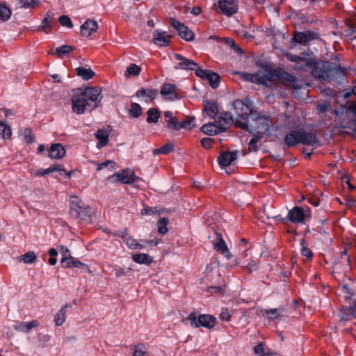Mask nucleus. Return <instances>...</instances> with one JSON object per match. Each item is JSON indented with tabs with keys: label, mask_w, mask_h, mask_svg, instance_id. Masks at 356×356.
I'll return each mask as SVG.
<instances>
[{
	"label": "nucleus",
	"mask_w": 356,
	"mask_h": 356,
	"mask_svg": "<svg viewBox=\"0 0 356 356\" xmlns=\"http://www.w3.org/2000/svg\"><path fill=\"white\" fill-rule=\"evenodd\" d=\"M169 23L172 27L177 30L179 35L186 41H192L194 39V34L184 23L175 18L170 17Z\"/></svg>",
	"instance_id": "obj_8"
},
{
	"label": "nucleus",
	"mask_w": 356,
	"mask_h": 356,
	"mask_svg": "<svg viewBox=\"0 0 356 356\" xmlns=\"http://www.w3.org/2000/svg\"><path fill=\"white\" fill-rule=\"evenodd\" d=\"M121 237L129 248L136 249L137 245L138 246V243L133 238L124 234L122 235Z\"/></svg>",
	"instance_id": "obj_54"
},
{
	"label": "nucleus",
	"mask_w": 356,
	"mask_h": 356,
	"mask_svg": "<svg viewBox=\"0 0 356 356\" xmlns=\"http://www.w3.org/2000/svg\"><path fill=\"white\" fill-rule=\"evenodd\" d=\"M91 208L81 199L73 195L70 198V214L76 219L88 220L90 218Z\"/></svg>",
	"instance_id": "obj_2"
},
{
	"label": "nucleus",
	"mask_w": 356,
	"mask_h": 356,
	"mask_svg": "<svg viewBox=\"0 0 356 356\" xmlns=\"http://www.w3.org/2000/svg\"><path fill=\"white\" fill-rule=\"evenodd\" d=\"M157 211H158L156 207H146L141 210V214L143 216H148L152 213H156Z\"/></svg>",
	"instance_id": "obj_64"
},
{
	"label": "nucleus",
	"mask_w": 356,
	"mask_h": 356,
	"mask_svg": "<svg viewBox=\"0 0 356 356\" xmlns=\"http://www.w3.org/2000/svg\"><path fill=\"white\" fill-rule=\"evenodd\" d=\"M173 149L174 144L172 143H168L159 148L154 149L152 152L154 155L168 154L170 153Z\"/></svg>",
	"instance_id": "obj_42"
},
{
	"label": "nucleus",
	"mask_w": 356,
	"mask_h": 356,
	"mask_svg": "<svg viewBox=\"0 0 356 356\" xmlns=\"http://www.w3.org/2000/svg\"><path fill=\"white\" fill-rule=\"evenodd\" d=\"M165 31H161L159 30L154 31L153 33V42L155 44L161 47H167L169 45L170 36L165 35Z\"/></svg>",
	"instance_id": "obj_26"
},
{
	"label": "nucleus",
	"mask_w": 356,
	"mask_h": 356,
	"mask_svg": "<svg viewBox=\"0 0 356 356\" xmlns=\"http://www.w3.org/2000/svg\"><path fill=\"white\" fill-rule=\"evenodd\" d=\"M167 127L172 130H179V122L177 121L176 118L168 119L165 120Z\"/></svg>",
	"instance_id": "obj_55"
},
{
	"label": "nucleus",
	"mask_w": 356,
	"mask_h": 356,
	"mask_svg": "<svg viewBox=\"0 0 356 356\" xmlns=\"http://www.w3.org/2000/svg\"><path fill=\"white\" fill-rule=\"evenodd\" d=\"M200 129L204 134L213 136L225 131L226 127L222 124L216 125L213 122H209L204 124Z\"/></svg>",
	"instance_id": "obj_20"
},
{
	"label": "nucleus",
	"mask_w": 356,
	"mask_h": 356,
	"mask_svg": "<svg viewBox=\"0 0 356 356\" xmlns=\"http://www.w3.org/2000/svg\"><path fill=\"white\" fill-rule=\"evenodd\" d=\"M74 49V48L72 46L64 44L56 49V54L60 58H63L67 54L72 51Z\"/></svg>",
	"instance_id": "obj_48"
},
{
	"label": "nucleus",
	"mask_w": 356,
	"mask_h": 356,
	"mask_svg": "<svg viewBox=\"0 0 356 356\" xmlns=\"http://www.w3.org/2000/svg\"><path fill=\"white\" fill-rule=\"evenodd\" d=\"M306 63H302L300 61H298L297 63H296L294 66V69L300 71H305L307 68H309L311 70L312 65L313 63V61L310 59L306 58Z\"/></svg>",
	"instance_id": "obj_53"
},
{
	"label": "nucleus",
	"mask_w": 356,
	"mask_h": 356,
	"mask_svg": "<svg viewBox=\"0 0 356 356\" xmlns=\"http://www.w3.org/2000/svg\"><path fill=\"white\" fill-rule=\"evenodd\" d=\"M147 115L146 120L148 123H156L160 118V111L158 108H150L147 111Z\"/></svg>",
	"instance_id": "obj_40"
},
{
	"label": "nucleus",
	"mask_w": 356,
	"mask_h": 356,
	"mask_svg": "<svg viewBox=\"0 0 356 356\" xmlns=\"http://www.w3.org/2000/svg\"><path fill=\"white\" fill-rule=\"evenodd\" d=\"M286 58H287V59L289 61L294 62L296 63H297L298 61L307 63H306V58L300 57L299 56H296V55H293V54H286Z\"/></svg>",
	"instance_id": "obj_58"
},
{
	"label": "nucleus",
	"mask_w": 356,
	"mask_h": 356,
	"mask_svg": "<svg viewBox=\"0 0 356 356\" xmlns=\"http://www.w3.org/2000/svg\"><path fill=\"white\" fill-rule=\"evenodd\" d=\"M286 218L293 223H304L306 220L311 218L310 209L305 210L302 207H294L289 211Z\"/></svg>",
	"instance_id": "obj_6"
},
{
	"label": "nucleus",
	"mask_w": 356,
	"mask_h": 356,
	"mask_svg": "<svg viewBox=\"0 0 356 356\" xmlns=\"http://www.w3.org/2000/svg\"><path fill=\"white\" fill-rule=\"evenodd\" d=\"M18 259L19 261H22L25 264H31L37 260V256L34 252L29 251L21 255Z\"/></svg>",
	"instance_id": "obj_44"
},
{
	"label": "nucleus",
	"mask_w": 356,
	"mask_h": 356,
	"mask_svg": "<svg viewBox=\"0 0 356 356\" xmlns=\"http://www.w3.org/2000/svg\"><path fill=\"white\" fill-rule=\"evenodd\" d=\"M96 138L99 140L97 144L98 148L106 146L108 143V134L106 131L99 129L95 134Z\"/></svg>",
	"instance_id": "obj_31"
},
{
	"label": "nucleus",
	"mask_w": 356,
	"mask_h": 356,
	"mask_svg": "<svg viewBox=\"0 0 356 356\" xmlns=\"http://www.w3.org/2000/svg\"><path fill=\"white\" fill-rule=\"evenodd\" d=\"M131 348L134 350L133 356H145L146 353V348L143 343L136 344Z\"/></svg>",
	"instance_id": "obj_50"
},
{
	"label": "nucleus",
	"mask_w": 356,
	"mask_h": 356,
	"mask_svg": "<svg viewBox=\"0 0 356 356\" xmlns=\"http://www.w3.org/2000/svg\"><path fill=\"white\" fill-rule=\"evenodd\" d=\"M177 87L171 83H165L161 88L160 93L162 96L166 97L167 99L175 100L178 98L176 93Z\"/></svg>",
	"instance_id": "obj_25"
},
{
	"label": "nucleus",
	"mask_w": 356,
	"mask_h": 356,
	"mask_svg": "<svg viewBox=\"0 0 356 356\" xmlns=\"http://www.w3.org/2000/svg\"><path fill=\"white\" fill-rule=\"evenodd\" d=\"M186 321H189L191 326L194 328L203 327L211 330L217 324V320L211 314H200L197 316L195 312L191 313L186 318Z\"/></svg>",
	"instance_id": "obj_3"
},
{
	"label": "nucleus",
	"mask_w": 356,
	"mask_h": 356,
	"mask_svg": "<svg viewBox=\"0 0 356 356\" xmlns=\"http://www.w3.org/2000/svg\"><path fill=\"white\" fill-rule=\"evenodd\" d=\"M261 313L263 316L268 315V319L271 321L280 317L278 309H263L261 310Z\"/></svg>",
	"instance_id": "obj_46"
},
{
	"label": "nucleus",
	"mask_w": 356,
	"mask_h": 356,
	"mask_svg": "<svg viewBox=\"0 0 356 356\" xmlns=\"http://www.w3.org/2000/svg\"><path fill=\"white\" fill-rule=\"evenodd\" d=\"M220 318L221 320L225 321H229L231 320L232 315L230 314L227 308H222L221 312L220 314Z\"/></svg>",
	"instance_id": "obj_59"
},
{
	"label": "nucleus",
	"mask_w": 356,
	"mask_h": 356,
	"mask_svg": "<svg viewBox=\"0 0 356 356\" xmlns=\"http://www.w3.org/2000/svg\"><path fill=\"white\" fill-rule=\"evenodd\" d=\"M0 135L3 138H9L12 135L10 127L9 126L6 125L5 123H3L1 120H0Z\"/></svg>",
	"instance_id": "obj_51"
},
{
	"label": "nucleus",
	"mask_w": 356,
	"mask_h": 356,
	"mask_svg": "<svg viewBox=\"0 0 356 356\" xmlns=\"http://www.w3.org/2000/svg\"><path fill=\"white\" fill-rule=\"evenodd\" d=\"M69 307H70L69 305L65 304L55 314L54 321L55 322L56 325L60 326L65 323V319H66V309Z\"/></svg>",
	"instance_id": "obj_33"
},
{
	"label": "nucleus",
	"mask_w": 356,
	"mask_h": 356,
	"mask_svg": "<svg viewBox=\"0 0 356 356\" xmlns=\"http://www.w3.org/2000/svg\"><path fill=\"white\" fill-rule=\"evenodd\" d=\"M72 110L77 114H82L88 106L91 108V104L87 102L84 95L80 94L74 95L72 97Z\"/></svg>",
	"instance_id": "obj_14"
},
{
	"label": "nucleus",
	"mask_w": 356,
	"mask_h": 356,
	"mask_svg": "<svg viewBox=\"0 0 356 356\" xmlns=\"http://www.w3.org/2000/svg\"><path fill=\"white\" fill-rule=\"evenodd\" d=\"M133 260L139 264H147L149 265L152 264L153 259L152 258L144 253H138V254H134L132 255Z\"/></svg>",
	"instance_id": "obj_36"
},
{
	"label": "nucleus",
	"mask_w": 356,
	"mask_h": 356,
	"mask_svg": "<svg viewBox=\"0 0 356 356\" xmlns=\"http://www.w3.org/2000/svg\"><path fill=\"white\" fill-rule=\"evenodd\" d=\"M213 248L217 252L223 254L227 259H231L232 255L229 251L227 245L222 238L221 234H217V238L213 243Z\"/></svg>",
	"instance_id": "obj_22"
},
{
	"label": "nucleus",
	"mask_w": 356,
	"mask_h": 356,
	"mask_svg": "<svg viewBox=\"0 0 356 356\" xmlns=\"http://www.w3.org/2000/svg\"><path fill=\"white\" fill-rule=\"evenodd\" d=\"M97 29V22L94 19H88L81 26V35L83 37L88 38L96 32Z\"/></svg>",
	"instance_id": "obj_18"
},
{
	"label": "nucleus",
	"mask_w": 356,
	"mask_h": 356,
	"mask_svg": "<svg viewBox=\"0 0 356 356\" xmlns=\"http://www.w3.org/2000/svg\"><path fill=\"white\" fill-rule=\"evenodd\" d=\"M300 254L307 257V259H312L313 253L311 250L308 248V244L305 238H302L300 241Z\"/></svg>",
	"instance_id": "obj_45"
},
{
	"label": "nucleus",
	"mask_w": 356,
	"mask_h": 356,
	"mask_svg": "<svg viewBox=\"0 0 356 356\" xmlns=\"http://www.w3.org/2000/svg\"><path fill=\"white\" fill-rule=\"evenodd\" d=\"M12 12L8 7L0 4V21H7L10 19Z\"/></svg>",
	"instance_id": "obj_49"
},
{
	"label": "nucleus",
	"mask_w": 356,
	"mask_h": 356,
	"mask_svg": "<svg viewBox=\"0 0 356 356\" xmlns=\"http://www.w3.org/2000/svg\"><path fill=\"white\" fill-rule=\"evenodd\" d=\"M277 70L266 66L264 71L257 72V78L255 81H257V83L266 85L267 81L277 80Z\"/></svg>",
	"instance_id": "obj_13"
},
{
	"label": "nucleus",
	"mask_w": 356,
	"mask_h": 356,
	"mask_svg": "<svg viewBox=\"0 0 356 356\" xmlns=\"http://www.w3.org/2000/svg\"><path fill=\"white\" fill-rule=\"evenodd\" d=\"M250 120L256 123L255 126H249V128H252L254 132L257 131V133L264 135V133L269 131L268 118L264 115H261L256 111L255 113H252Z\"/></svg>",
	"instance_id": "obj_7"
},
{
	"label": "nucleus",
	"mask_w": 356,
	"mask_h": 356,
	"mask_svg": "<svg viewBox=\"0 0 356 356\" xmlns=\"http://www.w3.org/2000/svg\"><path fill=\"white\" fill-rule=\"evenodd\" d=\"M55 25H56V22L54 20V13L49 11L46 13L42 21V24L38 28V30L49 33Z\"/></svg>",
	"instance_id": "obj_17"
},
{
	"label": "nucleus",
	"mask_w": 356,
	"mask_h": 356,
	"mask_svg": "<svg viewBox=\"0 0 356 356\" xmlns=\"http://www.w3.org/2000/svg\"><path fill=\"white\" fill-rule=\"evenodd\" d=\"M48 156L52 159H60L63 158L66 154L65 149L60 143H54L49 149Z\"/></svg>",
	"instance_id": "obj_21"
},
{
	"label": "nucleus",
	"mask_w": 356,
	"mask_h": 356,
	"mask_svg": "<svg viewBox=\"0 0 356 356\" xmlns=\"http://www.w3.org/2000/svg\"><path fill=\"white\" fill-rule=\"evenodd\" d=\"M219 12L226 16H232L238 9V3L235 0H219L218 1Z\"/></svg>",
	"instance_id": "obj_12"
},
{
	"label": "nucleus",
	"mask_w": 356,
	"mask_h": 356,
	"mask_svg": "<svg viewBox=\"0 0 356 356\" xmlns=\"http://www.w3.org/2000/svg\"><path fill=\"white\" fill-rule=\"evenodd\" d=\"M102 89L99 87L88 88L82 95H84L88 102L90 101L93 104H91L90 110L96 108L100 102L102 97L101 96Z\"/></svg>",
	"instance_id": "obj_11"
},
{
	"label": "nucleus",
	"mask_w": 356,
	"mask_h": 356,
	"mask_svg": "<svg viewBox=\"0 0 356 356\" xmlns=\"http://www.w3.org/2000/svg\"><path fill=\"white\" fill-rule=\"evenodd\" d=\"M320 38L319 33L313 31H307L305 32H300L296 31L293 33V38L291 39L289 48L293 49L296 43L301 45H306L312 40H318Z\"/></svg>",
	"instance_id": "obj_5"
},
{
	"label": "nucleus",
	"mask_w": 356,
	"mask_h": 356,
	"mask_svg": "<svg viewBox=\"0 0 356 356\" xmlns=\"http://www.w3.org/2000/svg\"><path fill=\"white\" fill-rule=\"evenodd\" d=\"M61 266L63 268H83L84 270H88V266L79 260H76L75 258L72 257L71 255L65 256L62 257Z\"/></svg>",
	"instance_id": "obj_19"
},
{
	"label": "nucleus",
	"mask_w": 356,
	"mask_h": 356,
	"mask_svg": "<svg viewBox=\"0 0 356 356\" xmlns=\"http://www.w3.org/2000/svg\"><path fill=\"white\" fill-rule=\"evenodd\" d=\"M56 171L65 172V170L60 165H54L50 166L47 169H40L38 171L34 173V175L42 177Z\"/></svg>",
	"instance_id": "obj_37"
},
{
	"label": "nucleus",
	"mask_w": 356,
	"mask_h": 356,
	"mask_svg": "<svg viewBox=\"0 0 356 356\" xmlns=\"http://www.w3.org/2000/svg\"><path fill=\"white\" fill-rule=\"evenodd\" d=\"M252 106V102L249 98L244 100L236 99L232 103V108L236 117L235 126L250 134H254V130L249 128L248 122L252 118V113L256 111Z\"/></svg>",
	"instance_id": "obj_1"
},
{
	"label": "nucleus",
	"mask_w": 356,
	"mask_h": 356,
	"mask_svg": "<svg viewBox=\"0 0 356 356\" xmlns=\"http://www.w3.org/2000/svg\"><path fill=\"white\" fill-rule=\"evenodd\" d=\"M311 73L314 77L321 81H327L332 76V63L325 60L313 62Z\"/></svg>",
	"instance_id": "obj_4"
},
{
	"label": "nucleus",
	"mask_w": 356,
	"mask_h": 356,
	"mask_svg": "<svg viewBox=\"0 0 356 356\" xmlns=\"http://www.w3.org/2000/svg\"><path fill=\"white\" fill-rule=\"evenodd\" d=\"M242 78L245 81H249L252 83H257V81H255L256 78H257V73L250 74V73L243 72L242 74Z\"/></svg>",
	"instance_id": "obj_60"
},
{
	"label": "nucleus",
	"mask_w": 356,
	"mask_h": 356,
	"mask_svg": "<svg viewBox=\"0 0 356 356\" xmlns=\"http://www.w3.org/2000/svg\"><path fill=\"white\" fill-rule=\"evenodd\" d=\"M213 143L214 140L211 138H203L201 140V145L205 149H209Z\"/></svg>",
	"instance_id": "obj_63"
},
{
	"label": "nucleus",
	"mask_w": 356,
	"mask_h": 356,
	"mask_svg": "<svg viewBox=\"0 0 356 356\" xmlns=\"http://www.w3.org/2000/svg\"><path fill=\"white\" fill-rule=\"evenodd\" d=\"M76 73L79 76H81L83 80H89L92 79L95 74L90 68H86L83 67H79L75 69Z\"/></svg>",
	"instance_id": "obj_35"
},
{
	"label": "nucleus",
	"mask_w": 356,
	"mask_h": 356,
	"mask_svg": "<svg viewBox=\"0 0 356 356\" xmlns=\"http://www.w3.org/2000/svg\"><path fill=\"white\" fill-rule=\"evenodd\" d=\"M203 111L211 119H214L218 113V104L216 102L207 101L204 104Z\"/></svg>",
	"instance_id": "obj_30"
},
{
	"label": "nucleus",
	"mask_w": 356,
	"mask_h": 356,
	"mask_svg": "<svg viewBox=\"0 0 356 356\" xmlns=\"http://www.w3.org/2000/svg\"><path fill=\"white\" fill-rule=\"evenodd\" d=\"M19 134L28 144H31L35 140L34 134L32 129L30 128H20L19 130Z\"/></svg>",
	"instance_id": "obj_34"
},
{
	"label": "nucleus",
	"mask_w": 356,
	"mask_h": 356,
	"mask_svg": "<svg viewBox=\"0 0 356 356\" xmlns=\"http://www.w3.org/2000/svg\"><path fill=\"white\" fill-rule=\"evenodd\" d=\"M158 95V90L153 88H141L139 89L136 95L138 97H146L145 102H152L155 99Z\"/></svg>",
	"instance_id": "obj_28"
},
{
	"label": "nucleus",
	"mask_w": 356,
	"mask_h": 356,
	"mask_svg": "<svg viewBox=\"0 0 356 356\" xmlns=\"http://www.w3.org/2000/svg\"><path fill=\"white\" fill-rule=\"evenodd\" d=\"M40 4L39 0H18L17 8H34Z\"/></svg>",
	"instance_id": "obj_39"
},
{
	"label": "nucleus",
	"mask_w": 356,
	"mask_h": 356,
	"mask_svg": "<svg viewBox=\"0 0 356 356\" xmlns=\"http://www.w3.org/2000/svg\"><path fill=\"white\" fill-rule=\"evenodd\" d=\"M172 56L177 60L175 66V68L177 70H195V73L197 69H201L197 63L193 60L186 58L181 54L174 53Z\"/></svg>",
	"instance_id": "obj_9"
},
{
	"label": "nucleus",
	"mask_w": 356,
	"mask_h": 356,
	"mask_svg": "<svg viewBox=\"0 0 356 356\" xmlns=\"http://www.w3.org/2000/svg\"><path fill=\"white\" fill-rule=\"evenodd\" d=\"M237 158V151L224 152L218 156V163L221 167L229 165Z\"/></svg>",
	"instance_id": "obj_24"
},
{
	"label": "nucleus",
	"mask_w": 356,
	"mask_h": 356,
	"mask_svg": "<svg viewBox=\"0 0 356 356\" xmlns=\"http://www.w3.org/2000/svg\"><path fill=\"white\" fill-rule=\"evenodd\" d=\"M195 120L194 118H192L191 120H184L181 122H179V129H191V123Z\"/></svg>",
	"instance_id": "obj_62"
},
{
	"label": "nucleus",
	"mask_w": 356,
	"mask_h": 356,
	"mask_svg": "<svg viewBox=\"0 0 356 356\" xmlns=\"http://www.w3.org/2000/svg\"><path fill=\"white\" fill-rule=\"evenodd\" d=\"M137 177L134 172L129 169L123 170L122 172H117L113 176L108 177V179H115L116 181L125 184H131L136 181Z\"/></svg>",
	"instance_id": "obj_15"
},
{
	"label": "nucleus",
	"mask_w": 356,
	"mask_h": 356,
	"mask_svg": "<svg viewBox=\"0 0 356 356\" xmlns=\"http://www.w3.org/2000/svg\"><path fill=\"white\" fill-rule=\"evenodd\" d=\"M277 80L282 81L286 86L296 88V78L286 71L278 70Z\"/></svg>",
	"instance_id": "obj_23"
},
{
	"label": "nucleus",
	"mask_w": 356,
	"mask_h": 356,
	"mask_svg": "<svg viewBox=\"0 0 356 356\" xmlns=\"http://www.w3.org/2000/svg\"><path fill=\"white\" fill-rule=\"evenodd\" d=\"M38 325L39 323L35 320L29 322L22 321L15 323L13 325V329L17 332L28 333L32 328L36 327Z\"/></svg>",
	"instance_id": "obj_27"
},
{
	"label": "nucleus",
	"mask_w": 356,
	"mask_h": 356,
	"mask_svg": "<svg viewBox=\"0 0 356 356\" xmlns=\"http://www.w3.org/2000/svg\"><path fill=\"white\" fill-rule=\"evenodd\" d=\"M284 143L288 148L293 147L299 144L298 129L291 131L286 134L284 138Z\"/></svg>",
	"instance_id": "obj_29"
},
{
	"label": "nucleus",
	"mask_w": 356,
	"mask_h": 356,
	"mask_svg": "<svg viewBox=\"0 0 356 356\" xmlns=\"http://www.w3.org/2000/svg\"><path fill=\"white\" fill-rule=\"evenodd\" d=\"M346 75V69L339 65L337 67L332 66V76L330 79H333L337 83H340Z\"/></svg>",
	"instance_id": "obj_32"
},
{
	"label": "nucleus",
	"mask_w": 356,
	"mask_h": 356,
	"mask_svg": "<svg viewBox=\"0 0 356 356\" xmlns=\"http://www.w3.org/2000/svg\"><path fill=\"white\" fill-rule=\"evenodd\" d=\"M234 118L230 112H223L219 116L218 125H224L226 128L234 123Z\"/></svg>",
	"instance_id": "obj_38"
},
{
	"label": "nucleus",
	"mask_w": 356,
	"mask_h": 356,
	"mask_svg": "<svg viewBox=\"0 0 356 356\" xmlns=\"http://www.w3.org/2000/svg\"><path fill=\"white\" fill-rule=\"evenodd\" d=\"M169 222L168 218L163 217L160 219L157 222L158 231L160 234H165L168 232V229L167 225Z\"/></svg>",
	"instance_id": "obj_47"
},
{
	"label": "nucleus",
	"mask_w": 356,
	"mask_h": 356,
	"mask_svg": "<svg viewBox=\"0 0 356 356\" xmlns=\"http://www.w3.org/2000/svg\"><path fill=\"white\" fill-rule=\"evenodd\" d=\"M263 138V135L261 133H257L250 140L248 143L249 152H257L259 148L257 143Z\"/></svg>",
	"instance_id": "obj_43"
},
{
	"label": "nucleus",
	"mask_w": 356,
	"mask_h": 356,
	"mask_svg": "<svg viewBox=\"0 0 356 356\" xmlns=\"http://www.w3.org/2000/svg\"><path fill=\"white\" fill-rule=\"evenodd\" d=\"M355 32V27L352 24L346 25L345 29L343 30V34L346 37L353 36Z\"/></svg>",
	"instance_id": "obj_61"
},
{
	"label": "nucleus",
	"mask_w": 356,
	"mask_h": 356,
	"mask_svg": "<svg viewBox=\"0 0 356 356\" xmlns=\"http://www.w3.org/2000/svg\"><path fill=\"white\" fill-rule=\"evenodd\" d=\"M140 71H141V68L138 65H137L135 63H132L127 67L125 74H126V76H129V75L138 76V75H139Z\"/></svg>",
	"instance_id": "obj_52"
},
{
	"label": "nucleus",
	"mask_w": 356,
	"mask_h": 356,
	"mask_svg": "<svg viewBox=\"0 0 356 356\" xmlns=\"http://www.w3.org/2000/svg\"><path fill=\"white\" fill-rule=\"evenodd\" d=\"M195 75L209 81V85L213 88L218 87L220 76L217 73L208 70L197 69Z\"/></svg>",
	"instance_id": "obj_10"
},
{
	"label": "nucleus",
	"mask_w": 356,
	"mask_h": 356,
	"mask_svg": "<svg viewBox=\"0 0 356 356\" xmlns=\"http://www.w3.org/2000/svg\"><path fill=\"white\" fill-rule=\"evenodd\" d=\"M115 163L113 161L108 160L102 162V163H98L97 167V170L99 171L105 168H109L111 170L114 169Z\"/></svg>",
	"instance_id": "obj_56"
},
{
	"label": "nucleus",
	"mask_w": 356,
	"mask_h": 356,
	"mask_svg": "<svg viewBox=\"0 0 356 356\" xmlns=\"http://www.w3.org/2000/svg\"><path fill=\"white\" fill-rule=\"evenodd\" d=\"M299 143L305 145H313L318 142L316 134L312 131H307L303 129H298Z\"/></svg>",
	"instance_id": "obj_16"
},
{
	"label": "nucleus",
	"mask_w": 356,
	"mask_h": 356,
	"mask_svg": "<svg viewBox=\"0 0 356 356\" xmlns=\"http://www.w3.org/2000/svg\"><path fill=\"white\" fill-rule=\"evenodd\" d=\"M58 21L60 24L63 26H66L70 29L73 27V24L67 15L60 16L58 19Z\"/></svg>",
	"instance_id": "obj_57"
},
{
	"label": "nucleus",
	"mask_w": 356,
	"mask_h": 356,
	"mask_svg": "<svg viewBox=\"0 0 356 356\" xmlns=\"http://www.w3.org/2000/svg\"><path fill=\"white\" fill-rule=\"evenodd\" d=\"M142 107L138 103L133 102L131 104L130 108L128 111V113L132 118H138L142 114Z\"/></svg>",
	"instance_id": "obj_41"
}]
</instances>
